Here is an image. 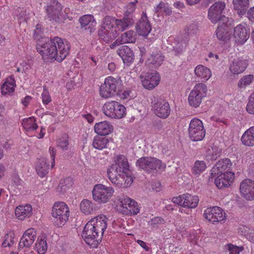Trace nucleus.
Here are the masks:
<instances>
[{
    "mask_svg": "<svg viewBox=\"0 0 254 254\" xmlns=\"http://www.w3.org/2000/svg\"><path fill=\"white\" fill-rule=\"evenodd\" d=\"M183 44L182 43H178L174 47L173 51L175 52V55L178 56L179 55L182 53L183 50Z\"/></svg>",
    "mask_w": 254,
    "mask_h": 254,
    "instance_id": "58",
    "label": "nucleus"
},
{
    "mask_svg": "<svg viewBox=\"0 0 254 254\" xmlns=\"http://www.w3.org/2000/svg\"><path fill=\"white\" fill-rule=\"evenodd\" d=\"M116 18L110 16H106L103 20V26L101 29L106 30H115Z\"/></svg>",
    "mask_w": 254,
    "mask_h": 254,
    "instance_id": "47",
    "label": "nucleus"
},
{
    "mask_svg": "<svg viewBox=\"0 0 254 254\" xmlns=\"http://www.w3.org/2000/svg\"><path fill=\"white\" fill-rule=\"evenodd\" d=\"M234 8L239 15L245 13L249 6V0H233Z\"/></svg>",
    "mask_w": 254,
    "mask_h": 254,
    "instance_id": "38",
    "label": "nucleus"
},
{
    "mask_svg": "<svg viewBox=\"0 0 254 254\" xmlns=\"http://www.w3.org/2000/svg\"><path fill=\"white\" fill-rule=\"evenodd\" d=\"M184 207L188 208H194L198 203L199 198L197 195H191L190 194H184Z\"/></svg>",
    "mask_w": 254,
    "mask_h": 254,
    "instance_id": "37",
    "label": "nucleus"
},
{
    "mask_svg": "<svg viewBox=\"0 0 254 254\" xmlns=\"http://www.w3.org/2000/svg\"><path fill=\"white\" fill-rule=\"evenodd\" d=\"M15 86V81L13 78H10L9 80L7 79L1 87V92L2 94L6 95L13 92Z\"/></svg>",
    "mask_w": 254,
    "mask_h": 254,
    "instance_id": "45",
    "label": "nucleus"
},
{
    "mask_svg": "<svg viewBox=\"0 0 254 254\" xmlns=\"http://www.w3.org/2000/svg\"><path fill=\"white\" fill-rule=\"evenodd\" d=\"M137 2V0L134 1L129 2L126 6V10L124 13V16H127V17L133 18L132 13L135 9V5Z\"/></svg>",
    "mask_w": 254,
    "mask_h": 254,
    "instance_id": "52",
    "label": "nucleus"
},
{
    "mask_svg": "<svg viewBox=\"0 0 254 254\" xmlns=\"http://www.w3.org/2000/svg\"><path fill=\"white\" fill-rule=\"evenodd\" d=\"M118 55L122 58L123 62L127 65L133 63L134 54L131 49L127 46H122L117 50Z\"/></svg>",
    "mask_w": 254,
    "mask_h": 254,
    "instance_id": "26",
    "label": "nucleus"
},
{
    "mask_svg": "<svg viewBox=\"0 0 254 254\" xmlns=\"http://www.w3.org/2000/svg\"><path fill=\"white\" fill-rule=\"evenodd\" d=\"M108 219L104 215H100L91 219L92 224L94 226L96 231V235H99V237H102L107 227V221Z\"/></svg>",
    "mask_w": 254,
    "mask_h": 254,
    "instance_id": "20",
    "label": "nucleus"
},
{
    "mask_svg": "<svg viewBox=\"0 0 254 254\" xmlns=\"http://www.w3.org/2000/svg\"><path fill=\"white\" fill-rule=\"evenodd\" d=\"M110 140V138L105 136L96 135L93 139L92 145L97 149L102 150L107 148Z\"/></svg>",
    "mask_w": 254,
    "mask_h": 254,
    "instance_id": "35",
    "label": "nucleus"
},
{
    "mask_svg": "<svg viewBox=\"0 0 254 254\" xmlns=\"http://www.w3.org/2000/svg\"><path fill=\"white\" fill-rule=\"evenodd\" d=\"M136 165L139 168L144 170L148 173L154 170H164L166 165L162 161L155 157H142L138 159Z\"/></svg>",
    "mask_w": 254,
    "mask_h": 254,
    "instance_id": "4",
    "label": "nucleus"
},
{
    "mask_svg": "<svg viewBox=\"0 0 254 254\" xmlns=\"http://www.w3.org/2000/svg\"><path fill=\"white\" fill-rule=\"evenodd\" d=\"M49 151L52 160V167H53V166L55 165V159L56 154V150L54 147H50Z\"/></svg>",
    "mask_w": 254,
    "mask_h": 254,
    "instance_id": "60",
    "label": "nucleus"
},
{
    "mask_svg": "<svg viewBox=\"0 0 254 254\" xmlns=\"http://www.w3.org/2000/svg\"><path fill=\"white\" fill-rule=\"evenodd\" d=\"M254 80V75L248 74L243 76L239 80L238 86L239 88H244L250 85Z\"/></svg>",
    "mask_w": 254,
    "mask_h": 254,
    "instance_id": "51",
    "label": "nucleus"
},
{
    "mask_svg": "<svg viewBox=\"0 0 254 254\" xmlns=\"http://www.w3.org/2000/svg\"><path fill=\"white\" fill-rule=\"evenodd\" d=\"M115 163L108 169L107 171L113 173L127 174L129 172V164L127 158L123 155H119L115 158Z\"/></svg>",
    "mask_w": 254,
    "mask_h": 254,
    "instance_id": "11",
    "label": "nucleus"
},
{
    "mask_svg": "<svg viewBox=\"0 0 254 254\" xmlns=\"http://www.w3.org/2000/svg\"><path fill=\"white\" fill-rule=\"evenodd\" d=\"M194 73L195 75L200 78L203 81L208 80L211 76V71L210 69L201 64L196 66Z\"/></svg>",
    "mask_w": 254,
    "mask_h": 254,
    "instance_id": "32",
    "label": "nucleus"
},
{
    "mask_svg": "<svg viewBox=\"0 0 254 254\" xmlns=\"http://www.w3.org/2000/svg\"><path fill=\"white\" fill-rule=\"evenodd\" d=\"M184 194L181 195H179L177 197H174L172 198V201L174 203L177 204L179 205L184 207Z\"/></svg>",
    "mask_w": 254,
    "mask_h": 254,
    "instance_id": "59",
    "label": "nucleus"
},
{
    "mask_svg": "<svg viewBox=\"0 0 254 254\" xmlns=\"http://www.w3.org/2000/svg\"><path fill=\"white\" fill-rule=\"evenodd\" d=\"M123 43H124L121 41V38H120L114 41L112 44L110 45V47L111 49H114L117 46H119L120 45Z\"/></svg>",
    "mask_w": 254,
    "mask_h": 254,
    "instance_id": "63",
    "label": "nucleus"
},
{
    "mask_svg": "<svg viewBox=\"0 0 254 254\" xmlns=\"http://www.w3.org/2000/svg\"><path fill=\"white\" fill-rule=\"evenodd\" d=\"M134 22L133 18L124 16L123 19H116L115 30L117 33L118 31H124Z\"/></svg>",
    "mask_w": 254,
    "mask_h": 254,
    "instance_id": "36",
    "label": "nucleus"
},
{
    "mask_svg": "<svg viewBox=\"0 0 254 254\" xmlns=\"http://www.w3.org/2000/svg\"><path fill=\"white\" fill-rule=\"evenodd\" d=\"M234 177V173L226 171L223 174H219L215 180L216 186L220 189L228 188L232 183Z\"/></svg>",
    "mask_w": 254,
    "mask_h": 254,
    "instance_id": "19",
    "label": "nucleus"
},
{
    "mask_svg": "<svg viewBox=\"0 0 254 254\" xmlns=\"http://www.w3.org/2000/svg\"><path fill=\"white\" fill-rule=\"evenodd\" d=\"M226 7V4L223 1H217L214 3L209 8L208 17L213 23H216L219 21L221 23L223 21L229 20V19L222 15L223 11Z\"/></svg>",
    "mask_w": 254,
    "mask_h": 254,
    "instance_id": "10",
    "label": "nucleus"
},
{
    "mask_svg": "<svg viewBox=\"0 0 254 254\" xmlns=\"http://www.w3.org/2000/svg\"><path fill=\"white\" fill-rule=\"evenodd\" d=\"M15 215L19 220H23L26 217H29L32 214V208L30 204L19 205L15 211Z\"/></svg>",
    "mask_w": 254,
    "mask_h": 254,
    "instance_id": "31",
    "label": "nucleus"
},
{
    "mask_svg": "<svg viewBox=\"0 0 254 254\" xmlns=\"http://www.w3.org/2000/svg\"><path fill=\"white\" fill-rule=\"evenodd\" d=\"M165 56L162 52L158 50L154 49L147 58L146 64L152 67H158L161 66L165 61Z\"/></svg>",
    "mask_w": 254,
    "mask_h": 254,
    "instance_id": "22",
    "label": "nucleus"
},
{
    "mask_svg": "<svg viewBox=\"0 0 254 254\" xmlns=\"http://www.w3.org/2000/svg\"><path fill=\"white\" fill-rule=\"evenodd\" d=\"M35 247L39 254H44L48 249L46 236L43 235L39 237L36 243Z\"/></svg>",
    "mask_w": 254,
    "mask_h": 254,
    "instance_id": "40",
    "label": "nucleus"
},
{
    "mask_svg": "<svg viewBox=\"0 0 254 254\" xmlns=\"http://www.w3.org/2000/svg\"><path fill=\"white\" fill-rule=\"evenodd\" d=\"M22 125L27 131L35 130L38 127V126L36 124V119L33 117L23 119Z\"/></svg>",
    "mask_w": 254,
    "mask_h": 254,
    "instance_id": "41",
    "label": "nucleus"
},
{
    "mask_svg": "<svg viewBox=\"0 0 254 254\" xmlns=\"http://www.w3.org/2000/svg\"><path fill=\"white\" fill-rule=\"evenodd\" d=\"M73 184L72 179L70 178H66L61 181L57 188V191L61 193H64L66 190L70 188Z\"/></svg>",
    "mask_w": 254,
    "mask_h": 254,
    "instance_id": "44",
    "label": "nucleus"
},
{
    "mask_svg": "<svg viewBox=\"0 0 254 254\" xmlns=\"http://www.w3.org/2000/svg\"><path fill=\"white\" fill-rule=\"evenodd\" d=\"M142 86L146 89L152 90L157 86L160 81L159 73L155 70L148 72L140 76Z\"/></svg>",
    "mask_w": 254,
    "mask_h": 254,
    "instance_id": "13",
    "label": "nucleus"
},
{
    "mask_svg": "<svg viewBox=\"0 0 254 254\" xmlns=\"http://www.w3.org/2000/svg\"><path fill=\"white\" fill-rule=\"evenodd\" d=\"M223 210L218 206L207 208L204 212V217L212 223L218 222L225 219Z\"/></svg>",
    "mask_w": 254,
    "mask_h": 254,
    "instance_id": "16",
    "label": "nucleus"
},
{
    "mask_svg": "<svg viewBox=\"0 0 254 254\" xmlns=\"http://www.w3.org/2000/svg\"><path fill=\"white\" fill-rule=\"evenodd\" d=\"M248 17L251 21L254 22V6L250 8L248 10Z\"/></svg>",
    "mask_w": 254,
    "mask_h": 254,
    "instance_id": "61",
    "label": "nucleus"
},
{
    "mask_svg": "<svg viewBox=\"0 0 254 254\" xmlns=\"http://www.w3.org/2000/svg\"><path fill=\"white\" fill-rule=\"evenodd\" d=\"M42 102L45 105H48L52 101L51 97L49 93L47 90H44L42 93Z\"/></svg>",
    "mask_w": 254,
    "mask_h": 254,
    "instance_id": "57",
    "label": "nucleus"
},
{
    "mask_svg": "<svg viewBox=\"0 0 254 254\" xmlns=\"http://www.w3.org/2000/svg\"><path fill=\"white\" fill-rule=\"evenodd\" d=\"M206 167L205 163L203 161L197 160L195 162L192 168V173L194 175H199L205 170Z\"/></svg>",
    "mask_w": 254,
    "mask_h": 254,
    "instance_id": "50",
    "label": "nucleus"
},
{
    "mask_svg": "<svg viewBox=\"0 0 254 254\" xmlns=\"http://www.w3.org/2000/svg\"><path fill=\"white\" fill-rule=\"evenodd\" d=\"M63 5L58 1H52L46 8L47 16L49 20L62 23L67 19L68 17L67 11L68 9H65L63 11Z\"/></svg>",
    "mask_w": 254,
    "mask_h": 254,
    "instance_id": "2",
    "label": "nucleus"
},
{
    "mask_svg": "<svg viewBox=\"0 0 254 254\" xmlns=\"http://www.w3.org/2000/svg\"><path fill=\"white\" fill-rule=\"evenodd\" d=\"M136 34L133 30H129L124 33L121 36V41L124 43H133L136 39Z\"/></svg>",
    "mask_w": 254,
    "mask_h": 254,
    "instance_id": "48",
    "label": "nucleus"
},
{
    "mask_svg": "<svg viewBox=\"0 0 254 254\" xmlns=\"http://www.w3.org/2000/svg\"><path fill=\"white\" fill-rule=\"evenodd\" d=\"M154 9L155 13L158 16L160 14L162 15L163 13H165L167 15H170L172 13V10L168 3L164 1H161L158 5L154 7Z\"/></svg>",
    "mask_w": 254,
    "mask_h": 254,
    "instance_id": "42",
    "label": "nucleus"
},
{
    "mask_svg": "<svg viewBox=\"0 0 254 254\" xmlns=\"http://www.w3.org/2000/svg\"><path fill=\"white\" fill-rule=\"evenodd\" d=\"M36 231L34 228L27 229L20 239L18 250H21L23 248H29L36 240Z\"/></svg>",
    "mask_w": 254,
    "mask_h": 254,
    "instance_id": "18",
    "label": "nucleus"
},
{
    "mask_svg": "<svg viewBox=\"0 0 254 254\" xmlns=\"http://www.w3.org/2000/svg\"><path fill=\"white\" fill-rule=\"evenodd\" d=\"M103 113L112 119H122L126 115V108L116 101L106 102L103 106Z\"/></svg>",
    "mask_w": 254,
    "mask_h": 254,
    "instance_id": "5",
    "label": "nucleus"
},
{
    "mask_svg": "<svg viewBox=\"0 0 254 254\" xmlns=\"http://www.w3.org/2000/svg\"><path fill=\"white\" fill-rule=\"evenodd\" d=\"M206 85L202 83L196 84L190 91L188 97L189 105L193 108H197L200 104L202 99L207 93Z\"/></svg>",
    "mask_w": 254,
    "mask_h": 254,
    "instance_id": "8",
    "label": "nucleus"
},
{
    "mask_svg": "<svg viewBox=\"0 0 254 254\" xmlns=\"http://www.w3.org/2000/svg\"><path fill=\"white\" fill-rule=\"evenodd\" d=\"M154 114L162 119L167 118L170 113V107L168 102L164 99H158L154 100L152 105Z\"/></svg>",
    "mask_w": 254,
    "mask_h": 254,
    "instance_id": "14",
    "label": "nucleus"
},
{
    "mask_svg": "<svg viewBox=\"0 0 254 254\" xmlns=\"http://www.w3.org/2000/svg\"><path fill=\"white\" fill-rule=\"evenodd\" d=\"M69 145V137L67 133H64L59 138L57 141V145L60 147L63 151H66L68 149Z\"/></svg>",
    "mask_w": 254,
    "mask_h": 254,
    "instance_id": "49",
    "label": "nucleus"
},
{
    "mask_svg": "<svg viewBox=\"0 0 254 254\" xmlns=\"http://www.w3.org/2000/svg\"><path fill=\"white\" fill-rule=\"evenodd\" d=\"M32 97L30 96H26L22 100V103L25 107L28 106L29 102L31 101Z\"/></svg>",
    "mask_w": 254,
    "mask_h": 254,
    "instance_id": "62",
    "label": "nucleus"
},
{
    "mask_svg": "<svg viewBox=\"0 0 254 254\" xmlns=\"http://www.w3.org/2000/svg\"><path fill=\"white\" fill-rule=\"evenodd\" d=\"M136 29L138 35L143 36H146L150 32L151 26L145 12H142L141 17L136 24Z\"/></svg>",
    "mask_w": 254,
    "mask_h": 254,
    "instance_id": "21",
    "label": "nucleus"
},
{
    "mask_svg": "<svg viewBox=\"0 0 254 254\" xmlns=\"http://www.w3.org/2000/svg\"><path fill=\"white\" fill-rule=\"evenodd\" d=\"M52 215L56 219L55 223L59 227L64 225L69 216L67 205L64 202H56L52 208Z\"/></svg>",
    "mask_w": 254,
    "mask_h": 254,
    "instance_id": "6",
    "label": "nucleus"
},
{
    "mask_svg": "<svg viewBox=\"0 0 254 254\" xmlns=\"http://www.w3.org/2000/svg\"><path fill=\"white\" fill-rule=\"evenodd\" d=\"M189 136L193 141H201L205 136V129L202 122L196 118L192 119L188 129Z\"/></svg>",
    "mask_w": 254,
    "mask_h": 254,
    "instance_id": "9",
    "label": "nucleus"
},
{
    "mask_svg": "<svg viewBox=\"0 0 254 254\" xmlns=\"http://www.w3.org/2000/svg\"><path fill=\"white\" fill-rule=\"evenodd\" d=\"M107 175L112 184L119 188H126V174L107 171Z\"/></svg>",
    "mask_w": 254,
    "mask_h": 254,
    "instance_id": "29",
    "label": "nucleus"
},
{
    "mask_svg": "<svg viewBox=\"0 0 254 254\" xmlns=\"http://www.w3.org/2000/svg\"><path fill=\"white\" fill-rule=\"evenodd\" d=\"M241 141L247 146H254V126L245 131L241 137Z\"/></svg>",
    "mask_w": 254,
    "mask_h": 254,
    "instance_id": "33",
    "label": "nucleus"
},
{
    "mask_svg": "<svg viewBox=\"0 0 254 254\" xmlns=\"http://www.w3.org/2000/svg\"><path fill=\"white\" fill-rule=\"evenodd\" d=\"M241 195L248 200H254V181L246 179L240 185Z\"/></svg>",
    "mask_w": 254,
    "mask_h": 254,
    "instance_id": "17",
    "label": "nucleus"
},
{
    "mask_svg": "<svg viewBox=\"0 0 254 254\" xmlns=\"http://www.w3.org/2000/svg\"><path fill=\"white\" fill-rule=\"evenodd\" d=\"M246 109L249 113L254 114V92L249 97Z\"/></svg>",
    "mask_w": 254,
    "mask_h": 254,
    "instance_id": "54",
    "label": "nucleus"
},
{
    "mask_svg": "<svg viewBox=\"0 0 254 254\" xmlns=\"http://www.w3.org/2000/svg\"><path fill=\"white\" fill-rule=\"evenodd\" d=\"M14 244V234L12 233H9L5 235L4 241L2 243L3 247H6L7 246L10 247Z\"/></svg>",
    "mask_w": 254,
    "mask_h": 254,
    "instance_id": "53",
    "label": "nucleus"
},
{
    "mask_svg": "<svg viewBox=\"0 0 254 254\" xmlns=\"http://www.w3.org/2000/svg\"><path fill=\"white\" fill-rule=\"evenodd\" d=\"M49 164L44 159L39 161L36 166V170L37 174L41 178L45 177L48 173Z\"/></svg>",
    "mask_w": 254,
    "mask_h": 254,
    "instance_id": "43",
    "label": "nucleus"
},
{
    "mask_svg": "<svg viewBox=\"0 0 254 254\" xmlns=\"http://www.w3.org/2000/svg\"><path fill=\"white\" fill-rule=\"evenodd\" d=\"M234 37L236 43L243 44L248 39L249 33L244 26L239 24L234 28Z\"/></svg>",
    "mask_w": 254,
    "mask_h": 254,
    "instance_id": "27",
    "label": "nucleus"
},
{
    "mask_svg": "<svg viewBox=\"0 0 254 254\" xmlns=\"http://www.w3.org/2000/svg\"><path fill=\"white\" fill-rule=\"evenodd\" d=\"M120 88L119 81L112 76H108L105 78L104 83L100 86V95L104 99L111 98L119 94Z\"/></svg>",
    "mask_w": 254,
    "mask_h": 254,
    "instance_id": "3",
    "label": "nucleus"
},
{
    "mask_svg": "<svg viewBox=\"0 0 254 254\" xmlns=\"http://www.w3.org/2000/svg\"><path fill=\"white\" fill-rule=\"evenodd\" d=\"M248 65L245 60L240 59H234L230 64L229 70L233 74H239L245 70Z\"/></svg>",
    "mask_w": 254,
    "mask_h": 254,
    "instance_id": "28",
    "label": "nucleus"
},
{
    "mask_svg": "<svg viewBox=\"0 0 254 254\" xmlns=\"http://www.w3.org/2000/svg\"><path fill=\"white\" fill-rule=\"evenodd\" d=\"M137 243L146 251H148L149 250V248L147 246L146 243L145 242L138 240L137 241Z\"/></svg>",
    "mask_w": 254,
    "mask_h": 254,
    "instance_id": "64",
    "label": "nucleus"
},
{
    "mask_svg": "<svg viewBox=\"0 0 254 254\" xmlns=\"http://www.w3.org/2000/svg\"><path fill=\"white\" fill-rule=\"evenodd\" d=\"M96 231L92 224V221H88L85 225L82 233V237L85 242L89 245H97L101 240V237L96 235Z\"/></svg>",
    "mask_w": 254,
    "mask_h": 254,
    "instance_id": "12",
    "label": "nucleus"
},
{
    "mask_svg": "<svg viewBox=\"0 0 254 254\" xmlns=\"http://www.w3.org/2000/svg\"><path fill=\"white\" fill-rule=\"evenodd\" d=\"M232 165L229 158H224L219 160L211 169V175L215 176L228 171Z\"/></svg>",
    "mask_w": 254,
    "mask_h": 254,
    "instance_id": "24",
    "label": "nucleus"
},
{
    "mask_svg": "<svg viewBox=\"0 0 254 254\" xmlns=\"http://www.w3.org/2000/svg\"><path fill=\"white\" fill-rule=\"evenodd\" d=\"M98 35L101 40L108 43L117 37L118 33L114 30L101 29L98 31Z\"/></svg>",
    "mask_w": 254,
    "mask_h": 254,
    "instance_id": "34",
    "label": "nucleus"
},
{
    "mask_svg": "<svg viewBox=\"0 0 254 254\" xmlns=\"http://www.w3.org/2000/svg\"><path fill=\"white\" fill-rule=\"evenodd\" d=\"M81 211L86 215L91 213L93 210V203L87 199L82 200L80 204Z\"/></svg>",
    "mask_w": 254,
    "mask_h": 254,
    "instance_id": "46",
    "label": "nucleus"
},
{
    "mask_svg": "<svg viewBox=\"0 0 254 254\" xmlns=\"http://www.w3.org/2000/svg\"><path fill=\"white\" fill-rule=\"evenodd\" d=\"M92 192L95 201L100 203H105L113 195L114 190L112 187L99 184L94 186Z\"/></svg>",
    "mask_w": 254,
    "mask_h": 254,
    "instance_id": "7",
    "label": "nucleus"
},
{
    "mask_svg": "<svg viewBox=\"0 0 254 254\" xmlns=\"http://www.w3.org/2000/svg\"><path fill=\"white\" fill-rule=\"evenodd\" d=\"M232 19L219 23V26L216 30V35L217 38L222 41H226L229 40L230 34L228 31L229 25L231 24Z\"/></svg>",
    "mask_w": 254,
    "mask_h": 254,
    "instance_id": "25",
    "label": "nucleus"
},
{
    "mask_svg": "<svg viewBox=\"0 0 254 254\" xmlns=\"http://www.w3.org/2000/svg\"><path fill=\"white\" fill-rule=\"evenodd\" d=\"M70 44L59 37H54L42 45L37 46V51L46 62H62L68 55Z\"/></svg>",
    "mask_w": 254,
    "mask_h": 254,
    "instance_id": "1",
    "label": "nucleus"
},
{
    "mask_svg": "<svg viewBox=\"0 0 254 254\" xmlns=\"http://www.w3.org/2000/svg\"><path fill=\"white\" fill-rule=\"evenodd\" d=\"M221 153V149L216 146H209L206 150L205 157L208 160H215Z\"/></svg>",
    "mask_w": 254,
    "mask_h": 254,
    "instance_id": "39",
    "label": "nucleus"
},
{
    "mask_svg": "<svg viewBox=\"0 0 254 254\" xmlns=\"http://www.w3.org/2000/svg\"><path fill=\"white\" fill-rule=\"evenodd\" d=\"M121 211L123 214L128 215H135L139 212V207L137 203L128 197H124L120 201Z\"/></svg>",
    "mask_w": 254,
    "mask_h": 254,
    "instance_id": "15",
    "label": "nucleus"
},
{
    "mask_svg": "<svg viewBox=\"0 0 254 254\" xmlns=\"http://www.w3.org/2000/svg\"><path fill=\"white\" fill-rule=\"evenodd\" d=\"M79 22L81 28H84L89 33L95 31L97 23L92 15L85 14L79 18Z\"/></svg>",
    "mask_w": 254,
    "mask_h": 254,
    "instance_id": "23",
    "label": "nucleus"
},
{
    "mask_svg": "<svg viewBox=\"0 0 254 254\" xmlns=\"http://www.w3.org/2000/svg\"><path fill=\"white\" fill-rule=\"evenodd\" d=\"M198 26L195 23H192L188 24L185 28V32L188 35L193 34L196 33Z\"/></svg>",
    "mask_w": 254,
    "mask_h": 254,
    "instance_id": "55",
    "label": "nucleus"
},
{
    "mask_svg": "<svg viewBox=\"0 0 254 254\" xmlns=\"http://www.w3.org/2000/svg\"><path fill=\"white\" fill-rule=\"evenodd\" d=\"M165 223L164 219L161 217H155L151 219L150 225L153 227H157L158 225Z\"/></svg>",
    "mask_w": 254,
    "mask_h": 254,
    "instance_id": "56",
    "label": "nucleus"
},
{
    "mask_svg": "<svg viewBox=\"0 0 254 254\" xmlns=\"http://www.w3.org/2000/svg\"><path fill=\"white\" fill-rule=\"evenodd\" d=\"M94 130L98 135L105 136L113 131V127L108 122H101L95 125Z\"/></svg>",
    "mask_w": 254,
    "mask_h": 254,
    "instance_id": "30",
    "label": "nucleus"
}]
</instances>
